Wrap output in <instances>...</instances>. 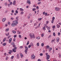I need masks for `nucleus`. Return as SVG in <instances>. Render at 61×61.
Returning a JSON list of instances; mask_svg holds the SVG:
<instances>
[{
  "label": "nucleus",
  "instance_id": "obj_51",
  "mask_svg": "<svg viewBox=\"0 0 61 61\" xmlns=\"http://www.w3.org/2000/svg\"><path fill=\"white\" fill-rule=\"evenodd\" d=\"M19 38H21V35H20L19 36Z\"/></svg>",
  "mask_w": 61,
  "mask_h": 61
},
{
  "label": "nucleus",
  "instance_id": "obj_9",
  "mask_svg": "<svg viewBox=\"0 0 61 61\" xmlns=\"http://www.w3.org/2000/svg\"><path fill=\"white\" fill-rule=\"evenodd\" d=\"M49 22L48 21H46V24H44V25H45V26H46V25H47V24H48V23Z\"/></svg>",
  "mask_w": 61,
  "mask_h": 61
},
{
  "label": "nucleus",
  "instance_id": "obj_56",
  "mask_svg": "<svg viewBox=\"0 0 61 61\" xmlns=\"http://www.w3.org/2000/svg\"><path fill=\"white\" fill-rule=\"evenodd\" d=\"M10 19L11 20H13L14 19V18H13V17H11L10 18Z\"/></svg>",
  "mask_w": 61,
  "mask_h": 61
},
{
  "label": "nucleus",
  "instance_id": "obj_17",
  "mask_svg": "<svg viewBox=\"0 0 61 61\" xmlns=\"http://www.w3.org/2000/svg\"><path fill=\"white\" fill-rule=\"evenodd\" d=\"M36 39H40V38L39 36H38L36 37Z\"/></svg>",
  "mask_w": 61,
  "mask_h": 61
},
{
  "label": "nucleus",
  "instance_id": "obj_63",
  "mask_svg": "<svg viewBox=\"0 0 61 61\" xmlns=\"http://www.w3.org/2000/svg\"><path fill=\"white\" fill-rule=\"evenodd\" d=\"M51 37V35H50L49 36V37H48V38H49V37Z\"/></svg>",
  "mask_w": 61,
  "mask_h": 61
},
{
  "label": "nucleus",
  "instance_id": "obj_43",
  "mask_svg": "<svg viewBox=\"0 0 61 61\" xmlns=\"http://www.w3.org/2000/svg\"><path fill=\"white\" fill-rule=\"evenodd\" d=\"M13 58H14V56H12L11 57V59H13Z\"/></svg>",
  "mask_w": 61,
  "mask_h": 61
},
{
  "label": "nucleus",
  "instance_id": "obj_11",
  "mask_svg": "<svg viewBox=\"0 0 61 61\" xmlns=\"http://www.w3.org/2000/svg\"><path fill=\"white\" fill-rule=\"evenodd\" d=\"M56 40L57 42H59L60 40L59 38H57L56 39Z\"/></svg>",
  "mask_w": 61,
  "mask_h": 61
},
{
  "label": "nucleus",
  "instance_id": "obj_23",
  "mask_svg": "<svg viewBox=\"0 0 61 61\" xmlns=\"http://www.w3.org/2000/svg\"><path fill=\"white\" fill-rule=\"evenodd\" d=\"M20 55L21 56V57H23V55H22V53H20Z\"/></svg>",
  "mask_w": 61,
  "mask_h": 61
},
{
  "label": "nucleus",
  "instance_id": "obj_19",
  "mask_svg": "<svg viewBox=\"0 0 61 61\" xmlns=\"http://www.w3.org/2000/svg\"><path fill=\"white\" fill-rule=\"evenodd\" d=\"M55 41H56V39H54L53 40H52L51 41V43H53V42H55Z\"/></svg>",
  "mask_w": 61,
  "mask_h": 61
},
{
  "label": "nucleus",
  "instance_id": "obj_12",
  "mask_svg": "<svg viewBox=\"0 0 61 61\" xmlns=\"http://www.w3.org/2000/svg\"><path fill=\"white\" fill-rule=\"evenodd\" d=\"M20 11H24V10L23 9H22V8H20Z\"/></svg>",
  "mask_w": 61,
  "mask_h": 61
},
{
  "label": "nucleus",
  "instance_id": "obj_7",
  "mask_svg": "<svg viewBox=\"0 0 61 61\" xmlns=\"http://www.w3.org/2000/svg\"><path fill=\"white\" fill-rule=\"evenodd\" d=\"M9 43H11V42H12V38H11L9 39Z\"/></svg>",
  "mask_w": 61,
  "mask_h": 61
},
{
  "label": "nucleus",
  "instance_id": "obj_39",
  "mask_svg": "<svg viewBox=\"0 0 61 61\" xmlns=\"http://www.w3.org/2000/svg\"><path fill=\"white\" fill-rule=\"evenodd\" d=\"M11 44L12 45H14L15 44L14 43V42H12L11 43Z\"/></svg>",
  "mask_w": 61,
  "mask_h": 61
},
{
  "label": "nucleus",
  "instance_id": "obj_13",
  "mask_svg": "<svg viewBox=\"0 0 61 61\" xmlns=\"http://www.w3.org/2000/svg\"><path fill=\"white\" fill-rule=\"evenodd\" d=\"M49 48H50V47L49 46L47 45L46 47V49H49Z\"/></svg>",
  "mask_w": 61,
  "mask_h": 61
},
{
  "label": "nucleus",
  "instance_id": "obj_45",
  "mask_svg": "<svg viewBox=\"0 0 61 61\" xmlns=\"http://www.w3.org/2000/svg\"><path fill=\"white\" fill-rule=\"evenodd\" d=\"M45 15L46 16V15H47V12H46L45 13Z\"/></svg>",
  "mask_w": 61,
  "mask_h": 61
},
{
  "label": "nucleus",
  "instance_id": "obj_8",
  "mask_svg": "<svg viewBox=\"0 0 61 61\" xmlns=\"http://www.w3.org/2000/svg\"><path fill=\"white\" fill-rule=\"evenodd\" d=\"M11 25L12 26H16V25L13 23L11 24Z\"/></svg>",
  "mask_w": 61,
  "mask_h": 61
},
{
  "label": "nucleus",
  "instance_id": "obj_40",
  "mask_svg": "<svg viewBox=\"0 0 61 61\" xmlns=\"http://www.w3.org/2000/svg\"><path fill=\"white\" fill-rule=\"evenodd\" d=\"M57 28H59V27H60V26L58 24H57Z\"/></svg>",
  "mask_w": 61,
  "mask_h": 61
},
{
  "label": "nucleus",
  "instance_id": "obj_31",
  "mask_svg": "<svg viewBox=\"0 0 61 61\" xmlns=\"http://www.w3.org/2000/svg\"><path fill=\"white\" fill-rule=\"evenodd\" d=\"M31 47V45H29L28 46V48H30V47Z\"/></svg>",
  "mask_w": 61,
  "mask_h": 61
},
{
  "label": "nucleus",
  "instance_id": "obj_30",
  "mask_svg": "<svg viewBox=\"0 0 61 61\" xmlns=\"http://www.w3.org/2000/svg\"><path fill=\"white\" fill-rule=\"evenodd\" d=\"M55 27H56V26H55V25H54L52 27V28L54 29V28H55Z\"/></svg>",
  "mask_w": 61,
  "mask_h": 61
},
{
  "label": "nucleus",
  "instance_id": "obj_4",
  "mask_svg": "<svg viewBox=\"0 0 61 61\" xmlns=\"http://www.w3.org/2000/svg\"><path fill=\"white\" fill-rule=\"evenodd\" d=\"M55 9L56 11H59L60 9L59 8L56 7L55 8Z\"/></svg>",
  "mask_w": 61,
  "mask_h": 61
},
{
  "label": "nucleus",
  "instance_id": "obj_36",
  "mask_svg": "<svg viewBox=\"0 0 61 61\" xmlns=\"http://www.w3.org/2000/svg\"><path fill=\"white\" fill-rule=\"evenodd\" d=\"M44 44V43H42L41 44V45L42 46H43Z\"/></svg>",
  "mask_w": 61,
  "mask_h": 61
},
{
  "label": "nucleus",
  "instance_id": "obj_21",
  "mask_svg": "<svg viewBox=\"0 0 61 61\" xmlns=\"http://www.w3.org/2000/svg\"><path fill=\"white\" fill-rule=\"evenodd\" d=\"M25 49L26 50H28V47H27L26 46H25Z\"/></svg>",
  "mask_w": 61,
  "mask_h": 61
},
{
  "label": "nucleus",
  "instance_id": "obj_41",
  "mask_svg": "<svg viewBox=\"0 0 61 61\" xmlns=\"http://www.w3.org/2000/svg\"><path fill=\"white\" fill-rule=\"evenodd\" d=\"M29 44V41H28L27 43L26 46H27Z\"/></svg>",
  "mask_w": 61,
  "mask_h": 61
},
{
  "label": "nucleus",
  "instance_id": "obj_24",
  "mask_svg": "<svg viewBox=\"0 0 61 61\" xmlns=\"http://www.w3.org/2000/svg\"><path fill=\"white\" fill-rule=\"evenodd\" d=\"M43 29L44 30H46V27L45 26L43 28Z\"/></svg>",
  "mask_w": 61,
  "mask_h": 61
},
{
  "label": "nucleus",
  "instance_id": "obj_61",
  "mask_svg": "<svg viewBox=\"0 0 61 61\" xmlns=\"http://www.w3.org/2000/svg\"><path fill=\"white\" fill-rule=\"evenodd\" d=\"M23 13H24V12L23 11H22L21 12V15H22V14H23Z\"/></svg>",
  "mask_w": 61,
  "mask_h": 61
},
{
  "label": "nucleus",
  "instance_id": "obj_54",
  "mask_svg": "<svg viewBox=\"0 0 61 61\" xmlns=\"http://www.w3.org/2000/svg\"><path fill=\"white\" fill-rule=\"evenodd\" d=\"M50 27H48L47 28V30H50Z\"/></svg>",
  "mask_w": 61,
  "mask_h": 61
},
{
  "label": "nucleus",
  "instance_id": "obj_26",
  "mask_svg": "<svg viewBox=\"0 0 61 61\" xmlns=\"http://www.w3.org/2000/svg\"><path fill=\"white\" fill-rule=\"evenodd\" d=\"M17 32L18 34H21V32H19V31H17Z\"/></svg>",
  "mask_w": 61,
  "mask_h": 61
},
{
  "label": "nucleus",
  "instance_id": "obj_15",
  "mask_svg": "<svg viewBox=\"0 0 61 61\" xmlns=\"http://www.w3.org/2000/svg\"><path fill=\"white\" fill-rule=\"evenodd\" d=\"M15 4H16V3H15V1L14 0L13 3V5H15Z\"/></svg>",
  "mask_w": 61,
  "mask_h": 61
},
{
  "label": "nucleus",
  "instance_id": "obj_32",
  "mask_svg": "<svg viewBox=\"0 0 61 61\" xmlns=\"http://www.w3.org/2000/svg\"><path fill=\"white\" fill-rule=\"evenodd\" d=\"M3 46H5L6 45V43H4L3 44Z\"/></svg>",
  "mask_w": 61,
  "mask_h": 61
},
{
  "label": "nucleus",
  "instance_id": "obj_1",
  "mask_svg": "<svg viewBox=\"0 0 61 61\" xmlns=\"http://www.w3.org/2000/svg\"><path fill=\"white\" fill-rule=\"evenodd\" d=\"M29 36H30V37L32 39L33 38L34 39L35 38V35L34 34L32 35V34L30 33L29 34Z\"/></svg>",
  "mask_w": 61,
  "mask_h": 61
},
{
  "label": "nucleus",
  "instance_id": "obj_52",
  "mask_svg": "<svg viewBox=\"0 0 61 61\" xmlns=\"http://www.w3.org/2000/svg\"><path fill=\"white\" fill-rule=\"evenodd\" d=\"M36 8H37V9H39V7L38 6H37L36 7Z\"/></svg>",
  "mask_w": 61,
  "mask_h": 61
},
{
  "label": "nucleus",
  "instance_id": "obj_18",
  "mask_svg": "<svg viewBox=\"0 0 61 61\" xmlns=\"http://www.w3.org/2000/svg\"><path fill=\"white\" fill-rule=\"evenodd\" d=\"M5 35H6V36H9V32H8L7 34L6 33Z\"/></svg>",
  "mask_w": 61,
  "mask_h": 61
},
{
  "label": "nucleus",
  "instance_id": "obj_58",
  "mask_svg": "<svg viewBox=\"0 0 61 61\" xmlns=\"http://www.w3.org/2000/svg\"><path fill=\"white\" fill-rule=\"evenodd\" d=\"M43 15H45V14H46V12H43Z\"/></svg>",
  "mask_w": 61,
  "mask_h": 61
},
{
  "label": "nucleus",
  "instance_id": "obj_3",
  "mask_svg": "<svg viewBox=\"0 0 61 61\" xmlns=\"http://www.w3.org/2000/svg\"><path fill=\"white\" fill-rule=\"evenodd\" d=\"M13 23H14L16 25L17 24H18V21H17V20H15L13 21Z\"/></svg>",
  "mask_w": 61,
  "mask_h": 61
},
{
  "label": "nucleus",
  "instance_id": "obj_59",
  "mask_svg": "<svg viewBox=\"0 0 61 61\" xmlns=\"http://www.w3.org/2000/svg\"><path fill=\"white\" fill-rule=\"evenodd\" d=\"M7 4V3L6 2H5V6H6V5Z\"/></svg>",
  "mask_w": 61,
  "mask_h": 61
},
{
  "label": "nucleus",
  "instance_id": "obj_35",
  "mask_svg": "<svg viewBox=\"0 0 61 61\" xmlns=\"http://www.w3.org/2000/svg\"><path fill=\"white\" fill-rule=\"evenodd\" d=\"M44 36V33L42 34L41 35V36L42 37H43Z\"/></svg>",
  "mask_w": 61,
  "mask_h": 61
},
{
  "label": "nucleus",
  "instance_id": "obj_62",
  "mask_svg": "<svg viewBox=\"0 0 61 61\" xmlns=\"http://www.w3.org/2000/svg\"><path fill=\"white\" fill-rule=\"evenodd\" d=\"M36 23H34V26H36Z\"/></svg>",
  "mask_w": 61,
  "mask_h": 61
},
{
  "label": "nucleus",
  "instance_id": "obj_14",
  "mask_svg": "<svg viewBox=\"0 0 61 61\" xmlns=\"http://www.w3.org/2000/svg\"><path fill=\"white\" fill-rule=\"evenodd\" d=\"M12 50L14 52H16V50H15V49L13 48Z\"/></svg>",
  "mask_w": 61,
  "mask_h": 61
},
{
  "label": "nucleus",
  "instance_id": "obj_60",
  "mask_svg": "<svg viewBox=\"0 0 61 61\" xmlns=\"http://www.w3.org/2000/svg\"><path fill=\"white\" fill-rule=\"evenodd\" d=\"M23 48V46H20V48Z\"/></svg>",
  "mask_w": 61,
  "mask_h": 61
},
{
  "label": "nucleus",
  "instance_id": "obj_2",
  "mask_svg": "<svg viewBox=\"0 0 61 61\" xmlns=\"http://www.w3.org/2000/svg\"><path fill=\"white\" fill-rule=\"evenodd\" d=\"M36 56L34 55H32L31 56V58L32 59H35Z\"/></svg>",
  "mask_w": 61,
  "mask_h": 61
},
{
  "label": "nucleus",
  "instance_id": "obj_16",
  "mask_svg": "<svg viewBox=\"0 0 61 61\" xmlns=\"http://www.w3.org/2000/svg\"><path fill=\"white\" fill-rule=\"evenodd\" d=\"M42 18H39L38 19V20L39 21H40L41 20H42Z\"/></svg>",
  "mask_w": 61,
  "mask_h": 61
},
{
  "label": "nucleus",
  "instance_id": "obj_49",
  "mask_svg": "<svg viewBox=\"0 0 61 61\" xmlns=\"http://www.w3.org/2000/svg\"><path fill=\"white\" fill-rule=\"evenodd\" d=\"M58 35L59 36H60V32H59L58 33Z\"/></svg>",
  "mask_w": 61,
  "mask_h": 61
},
{
  "label": "nucleus",
  "instance_id": "obj_50",
  "mask_svg": "<svg viewBox=\"0 0 61 61\" xmlns=\"http://www.w3.org/2000/svg\"><path fill=\"white\" fill-rule=\"evenodd\" d=\"M32 10L33 11H35V10H36V8H34V9H33Z\"/></svg>",
  "mask_w": 61,
  "mask_h": 61
},
{
  "label": "nucleus",
  "instance_id": "obj_42",
  "mask_svg": "<svg viewBox=\"0 0 61 61\" xmlns=\"http://www.w3.org/2000/svg\"><path fill=\"white\" fill-rule=\"evenodd\" d=\"M17 58H19V54H17Z\"/></svg>",
  "mask_w": 61,
  "mask_h": 61
},
{
  "label": "nucleus",
  "instance_id": "obj_64",
  "mask_svg": "<svg viewBox=\"0 0 61 61\" xmlns=\"http://www.w3.org/2000/svg\"><path fill=\"white\" fill-rule=\"evenodd\" d=\"M13 41H15V38H14L13 39Z\"/></svg>",
  "mask_w": 61,
  "mask_h": 61
},
{
  "label": "nucleus",
  "instance_id": "obj_38",
  "mask_svg": "<svg viewBox=\"0 0 61 61\" xmlns=\"http://www.w3.org/2000/svg\"><path fill=\"white\" fill-rule=\"evenodd\" d=\"M16 36H17V35H15L14 36V38H15V37H16Z\"/></svg>",
  "mask_w": 61,
  "mask_h": 61
},
{
  "label": "nucleus",
  "instance_id": "obj_53",
  "mask_svg": "<svg viewBox=\"0 0 61 61\" xmlns=\"http://www.w3.org/2000/svg\"><path fill=\"white\" fill-rule=\"evenodd\" d=\"M54 20H52L51 21V22L52 23H54Z\"/></svg>",
  "mask_w": 61,
  "mask_h": 61
},
{
  "label": "nucleus",
  "instance_id": "obj_57",
  "mask_svg": "<svg viewBox=\"0 0 61 61\" xmlns=\"http://www.w3.org/2000/svg\"><path fill=\"white\" fill-rule=\"evenodd\" d=\"M8 25H10L11 24V23H10V22H8Z\"/></svg>",
  "mask_w": 61,
  "mask_h": 61
},
{
  "label": "nucleus",
  "instance_id": "obj_20",
  "mask_svg": "<svg viewBox=\"0 0 61 61\" xmlns=\"http://www.w3.org/2000/svg\"><path fill=\"white\" fill-rule=\"evenodd\" d=\"M6 39V38H5L3 40V42H5V41Z\"/></svg>",
  "mask_w": 61,
  "mask_h": 61
},
{
  "label": "nucleus",
  "instance_id": "obj_55",
  "mask_svg": "<svg viewBox=\"0 0 61 61\" xmlns=\"http://www.w3.org/2000/svg\"><path fill=\"white\" fill-rule=\"evenodd\" d=\"M60 53H59V57H61V55H60Z\"/></svg>",
  "mask_w": 61,
  "mask_h": 61
},
{
  "label": "nucleus",
  "instance_id": "obj_25",
  "mask_svg": "<svg viewBox=\"0 0 61 61\" xmlns=\"http://www.w3.org/2000/svg\"><path fill=\"white\" fill-rule=\"evenodd\" d=\"M30 45L31 46H34V44H33V43H30Z\"/></svg>",
  "mask_w": 61,
  "mask_h": 61
},
{
  "label": "nucleus",
  "instance_id": "obj_46",
  "mask_svg": "<svg viewBox=\"0 0 61 61\" xmlns=\"http://www.w3.org/2000/svg\"><path fill=\"white\" fill-rule=\"evenodd\" d=\"M41 25V23H40L39 24V26H38V27H40V25Z\"/></svg>",
  "mask_w": 61,
  "mask_h": 61
},
{
  "label": "nucleus",
  "instance_id": "obj_5",
  "mask_svg": "<svg viewBox=\"0 0 61 61\" xmlns=\"http://www.w3.org/2000/svg\"><path fill=\"white\" fill-rule=\"evenodd\" d=\"M50 58V56L49 55H47L46 59L47 60H48Z\"/></svg>",
  "mask_w": 61,
  "mask_h": 61
},
{
  "label": "nucleus",
  "instance_id": "obj_6",
  "mask_svg": "<svg viewBox=\"0 0 61 61\" xmlns=\"http://www.w3.org/2000/svg\"><path fill=\"white\" fill-rule=\"evenodd\" d=\"M27 3L29 4H30L31 2H30V1L29 0H28L27 2Z\"/></svg>",
  "mask_w": 61,
  "mask_h": 61
},
{
  "label": "nucleus",
  "instance_id": "obj_29",
  "mask_svg": "<svg viewBox=\"0 0 61 61\" xmlns=\"http://www.w3.org/2000/svg\"><path fill=\"white\" fill-rule=\"evenodd\" d=\"M5 31H6V32H7V31H9V28H7V29Z\"/></svg>",
  "mask_w": 61,
  "mask_h": 61
},
{
  "label": "nucleus",
  "instance_id": "obj_37",
  "mask_svg": "<svg viewBox=\"0 0 61 61\" xmlns=\"http://www.w3.org/2000/svg\"><path fill=\"white\" fill-rule=\"evenodd\" d=\"M37 46H39V43H37Z\"/></svg>",
  "mask_w": 61,
  "mask_h": 61
},
{
  "label": "nucleus",
  "instance_id": "obj_33",
  "mask_svg": "<svg viewBox=\"0 0 61 61\" xmlns=\"http://www.w3.org/2000/svg\"><path fill=\"white\" fill-rule=\"evenodd\" d=\"M8 56H7L6 57V58L5 59V60H7V59H8Z\"/></svg>",
  "mask_w": 61,
  "mask_h": 61
},
{
  "label": "nucleus",
  "instance_id": "obj_44",
  "mask_svg": "<svg viewBox=\"0 0 61 61\" xmlns=\"http://www.w3.org/2000/svg\"><path fill=\"white\" fill-rule=\"evenodd\" d=\"M53 35L54 36H56V34H55V33L54 32L53 33Z\"/></svg>",
  "mask_w": 61,
  "mask_h": 61
},
{
  "label": "nucleus",
  "instance_id": "obj_10",
  "mask_svg": "<svg viewBox=\"0 0 61 61\" xmlns=\"http://www.w3.org/2000/svg\"><path fill=\"white\" fill-rule=\"evenodd\" d=\"M5 20H6V18H4L2 19V21L3 22H5Z\"/></svg>",
  "mask_w": 61,
  "mask_h": 61
},
{
  "label": "nucleus",
  "instance_id": "obj_28",
  "mask_svg": "<svg viewBox=\"0 0 61 61\" xmlns=\"http://www.w3.org/2000/svg\"><path fill=\"white\" fill-rule=\"evenodd\" d=\"M12 33H14V34H15L16 33V31L15 30H13L12 31Z\"/></svg>",
  "mask_w": 61,
  "mask_h": 61
},
{
  "label": "nucleus",
  "instance_id": "obj_48",
  "mask_svg": "<svg viewBox=\"0 0 61 61\" xmlns=\"http://www.w3.org/2000/svg\"><path fill=\"white\" fill-rule=\"evenodd\" d=\"M10 37H11V36H9L8 37V39H9V38H10Z\"/></svg>",
  "mask_w": 61,
  "mask_h": 61
},
{
  "label": "nucleus",
  "instance_id": "obj_27",
  "mask_svg": "<svg viewBox=\"0 0 61 61\" xmlns=\"http://www.w3.org/2000/svg\"><path fill=\"white\" fill-rule=\"evenodd\" d=\"M55 17H53L52 18V20H55Z\"/></svg>",
  "mask_w": 61,
  "mask_h": 61
},
{
  "label": "nucleus",
  "instance_id": "obj_22",
  "mask_svg": "<svg viewBox=\"0 0 61 61\" xmlns=\"http://www.w3.org/2000/svg\"><path fill=\"white\" fill-rule=\"evenodd\" d=\"M18 18H19V16H17L16 18V19H17V21H18V20H19Z\"/></svg>",
  "mask_w": 61,
  "mask_h": 61
},
{
  "label": "nucleus",
  "instance_id": "obj_34",
  "mask_svg": "<svg viewBox=\"0 0 61 61\" xmlns=\"http://www.w3.org/2000/svg\"><path fill=\"white\" fill-rule=\"evenodd\" d=\"M40 56H42L43 55V53H41L40 54Z\"/></svg>",
  "mask_w": 61,
  "mask_h": 61
},
{
  "label": "nucleus",
  "instance_id": "obj_47",
  "mask_svg": "<svg viewBox=\"0 0 61 61\" xmlns=\"http://www.w3.org/2000/svg\"><path fill=\"white\" fill-rule=\"evenodd\" d=\"M15 12L16 13V14H18V11H17V10H16L15 11Z\"/></svg>",
  "mask_w": 61,
  "mask_h": 61
}]
</instances>
